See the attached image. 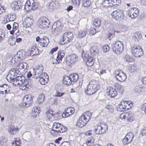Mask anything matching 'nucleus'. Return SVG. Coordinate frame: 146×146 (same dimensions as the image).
<instances>
[{
    "mask_svg": "<svg viewBox=\"0 0 146 146\" xmlns=\"http://www.w3.org/2000/svg\"><path fill=\"white\" fill-rule=\"evenodd\" d=\"M43 67L42 66H38L35 69L34 78H39V81L42 85L45 84L48 81V76L47 74H44L43 75Z\"/></svg>",
    "mask_w": 146,
    "mask_h": 146,
    "instance_id": "nucleus-1",
    "label": "nucleus"
},
{
    "mask_svg": "<svg viewBox=\"0 0 146 146\" xmlns=\"http://www.w3.org/2000/svg\"><path fill=\"white\" fill-rule=\"evenodd\" d=\"M92 115V113L89 111L83 113L77 120L76 126L78 127H84L89 121Z\"/></svg>",
    "mask_w": 146,
    "mask_h": 146,
    "instance_id": "nucleus-2",
    "label": "nucleus"
},
{
    "mask_svg": "<svg viewBox=\"0 0 146 146\" xmlns=\"http://www.w3.org/2000/svg\"><path fill=\"white\" fill-rule=\"evenodd\" d=\"M100 88V84L96 80H91L84 90L86 94L90 95L95 93Z\"/></svg>",
    "mask_w": 146,
    "mask_h": 146,
    "instance_id": "nucleus-3",
    "label": "nucleus"
},
{
    "mask_svg": "<svg viewBox=\"0 0 146 146\" xmlns=\"http://www.w3.org/2000/svg\"><path fill=\"white\" fill-rule=\"evenodd\" d=\"M73 37V35L72 33H65L60 37L58 42L59 44L63 45L68 43L72 40Z\"/></svg>",
    "mask_w": 146,
    "mask_h": 146,
    "instance_id": "nucleus-4",
    "label": "nucleus"
},
{
    "mask_svg": "<svg viewBox=\"0 0 146 146\" xmlns=\"http://www.w3.org/2000/svg\"><path fill=\"white\" fill-rule=\"evenodd\" d=\"M133 106V103L130 101H122L117 106L118 111H124L131 109Z\"/></svg>",
    "mask_w": 146,
    "mask_h": 146,
    "instance_id": "nucleus-5",
    "label": "nucleus"
},
{
    "mask_svg": "<svg viewBox=\"0 0 146 146\" xmlns=\"http://www.w3.org/2000/svg\"><path fill=\"white\" fill-rule=\"evenodd\" d=\"M94 132L97 135H100L105 133L108 129L107 124L104 123L98 124L95 126Z\"/></svg>",
    "mask_w": 146,
    "mask_h": 146,
    "instance_id": "nucleus-6",
    "label": "nucleus"
},
{
    "mask_svg": "<svg viewBox=\"0 0 146 146\" xmlns=\"http://www.w3.org/2000/svg\"><path fill=\"white\" fill-rule=\"evenodd\" d=\"M113 76L117 80L120 82H124L127 78L126 74L121 70H115L113 73Z\"/></svg>",
    "mask_w": 146,
    "mask_h": 146,
    "instance_id": "nucleus-7",
    "label": "nucleus"
},
{
    "mask_svg": "<svg viewBox=\"0 0 146 146\" xmlns=\"http://www.w3.org/2000/svg\"><path fill=\"white\" fill-rule=\"evenodd\" d=\"M39 7L38 3L34 0H28L25 5L24 9L27 11L31 9L35 10Z\"/></svg>",
    "mask_w": 146,
    "mask_h": 146,
    "instance_id": "nucleus-8",
    "label": "nucleus"
},
{
    "mask_svg": "<svg viewBox=\"0 0 146 146\" xmlns=\"http://www.w3.org/2000/svg\"><path fill=\"white\" fill-rule=\"evenodd\" d=\"M131 51L132 54L136 57L141 56L143 54L141 47L139 45H135L131 46Z\"/></svg>",
    "mask_w": 146,
    "mask_h": 146,
    "instance_id": "nucleus-9",
    "label": "nucleus"
},
{
    "mask_svg": "<svg viewBox=\"0 0 146 146\" xmlns=\"http://www.w3.org/2000/svg\"><path fill=\"white\" fill-rule=\"evenodd\" d=\"M36 41L38 42L39 46L42 48L47 47L50 42L49 38L46 36H43L42 38L38 36L36 38Z\"/></svg>",
    "mask_w": 146,
    "mask_h": 146,
    "instance_id": "nucleus-10",
    "label": "nucleus"
},
{
    "mask_svg": "<svg viewBox=\"0 0 146 146\" xmlns=\"http://www.w3.org/2000/svg\"><path fill=\"white\" fill-rule=\"evenodd\" d=\"M49 21L46 17H40L38 20L37 25L38 27L42 29H46L48 27Z\"/></svg>",
    "mask_w": 146,
    "mask_h": 146,
    "instance_id": "nucleus-11",
    "label": "nucleus"
},
{
    "mask_svg": "<svg viewBox=\"0 0 146 146\" xmlns=\"http://www.w3.org/2000/svg\"><path fill=\"white\" fill-rule=\"evenodd\" d=\"M112 49L115 53L119 54L122 52L123 50V44L121 42L116 41L113 44Z\"/></svg>",
    "mask_w": 146,
    "mask_h": 146,
    "instance_id": "nucleus-12",
    "label": "nucleus"
},
{
    "mask_svg": "<svg viewBox=\"0 0 146 146\" xmlns=\"http://www.w3.org/2000/svg\"><path fill=\"white\" fill-rule=\"evenodd\" d=\"M111 15L113 18L116 20H119L124 18L125 15L123 10L120 9H117L113 12Z\"/></svg>",
    "mask_w": 146,
    "mask_h": 146,
    "instance_id": "nucleus-13",
    "label": "nucleus"
},
{
    "mask_svg": "<svg viewBox=\"0 0 146 146\" xmlns=\"http://www.w3.org/2000/svg\"><path fill=\"white\" fill-rule=\"evenodd\" d=\"M139 11L137 8L133 7L129 9L127 11L128 16L131 18H136L139 14Z\"/></svg>",
    "mask_w": 146,
    "mask_h": 146,
    "instance_id": "nucleus-14",
    "label": "nucleus"
},
{
    "mask_svg": "<svg viewBox=\"0 0 146 146\" xmlns=\"http://www.w3.org/2000/svg\"><path fill=\"white\" fill-rule=\"evenodd\" d=\"M19 88L22 90L27 91L31 87V84L28 80H23V81L20 83Z\"/></svg>",
    "mask_w": 146,
    "mask_h": 146,
    "instance_id": "nucleus-15",
    "label": "nucleus"
},
{
    "mask_svg": "<svg viewBox=\"0 0 146 146\" xmlns=\"http://www.w3.org/2000/svg\"><path fill=\"white\" fill-rule=\"evenodd\" d=\"M19 74V71L17 70H15L13 68H12L10 70L7 76L6 79L8 81L12 82L15 78V76H17L16 74Z\"/></svg>",
    "mask_w": 146,
    "mask_h": 146,
    "instance_id": "nucleus-16",
    "label": "nucleus"
},
{
    "mask_svg": "<svg viewBox=\"0 0 146 146\" xmlns=\"http://www.w3.org/2000/svg\"><path fill=\"white\" fill-rule=\"evenodd\" d=\"M52 128L55 129L59 132L62 133L66 131L67 128L61 123L55 122L54 123Z\"/></svg>",
    "mask_w": 146,
    "mask_h": 146,
    "instance_id": "nucleus-17",
    "label": "nucleus"
},
{
    "mask_svg": "<svg viewBox=\"0 0 146 146\" xmlns=\"http://www.w3.org/2000/svg\"><path fill=\"white\" fill-rule=\"evenodd\" d=\"M134 137V134L131 132H128L123 140V143L124 145H128L132 141Z\"/></svg>",
    "mask_w": 146,
    "mask_h": 146,
    "instance_id": "nucleus-18",
    "label": "nucleus"
},
{
    "mask_svg": "<svg viewBox=\"0 0 146 146\" xmlns=\"http://www.w3.org/2000/svg\"><path fill=\"white\" fill-rule=\"evenodd\" d=\"M78 57L76 54H71L67 56L66 58V62L68 65L74 63L78 60Z\"/></svg>",
    "mask_w": 146,
    "mask_h": 146,
    "instance_id": "nucleus-19",
    "label": "nucleus"
},
{
    "mask_svg": "<svg viewBox=\"0 0 146 146\" xmlns=\"http://www.w3.org/2000/svg\"><path fill=\"white\" fill-rule=\"evenodd\" d=\"M106 92L107 95L111 98H114L117 95L116 90L110 86L107 88Z\"/></svg>",
    "mask_w": 146,
    "mask_h": 146,
    "instance_id": "nucleus-20",
    "label": "nucleus"
},
{
    "mask_svg": "<svg viewBox=\"0 0 146 146\" xmlns=\"http://www.w3.org/2000/svg\"><path fill=\"white\" fill-rule=\"evenodd\" d=\"M33 102L32 98L30 95H26L23 98V102L25 107H27L30 106L32 104Z\"/></svg>",
    "mask_w": 146,
    "mask_h": 146,
    "instance_id": "nucleus-21",
    "label": "nucleus"
},
{
    "mask_svg": "<svg viewBox=\"0 0 146 146\" xmlns=\"http://www.w3.org/2000/svg\"><path fill=\"white\" fill-rule=\"evenodd\" d=\"M75 112L74 109L72 107L67 108L62 114V116L63 118L68 117L72 115Z\"/></svg>",
    "mask_w": 146,
    "mask_h": 146,
    "instance_id": "nucleus-22",
    "label": "nucleus"
},
{
    "mask_svg": "<svg viewBox=\"0 0 146 146\" xmlns=\"http://www.w3.org/2000/svg\"><path fill=\"white\" fill-rule=\"evenodd\" d=\"M33 17L32 16L26 17L23 23V26L26 28L30 27L33 25Z\"/></svg>",
    "mask_w": 146,
    "mask_h": 146,
    "instance_id": "nucleus-23",
    "label": "nucleus"
},
{
    "mask_svg": "<svg viewBox=\"0 0 146 146\" xmlns=\"http://www.w3.org/2000/svg\"><path fill=\"white\" fill-rule=\"evenodd\" d=\"M30 55L32 56L38 55L40 53L36 44H34L33 45L30 50Z\"/></svg>",
    "mask_w": 146,
    "mask_h": 146,
    "instance_id": "nucleus-24",
    "label": "nucleus"
},
{
    "mask_svg": "<svg viewBox=\"0 0 146 146\" xmlns=\"http://www.w3.org/2000/svg\"><path fill=\"white\" fill-rule=\"evenodd\" d=\"M127 121L131 123L135 120V116L133 113L130 111H127L126 118Z\"/></svg>",
    "mask_w": 146,
    "mask_h": 146,
    "instance_id": "nucleus-25",
    "label": "nucleus"
},
{
    "mask_svg": "<svg viewBox=\"0 0 146 146\" xmlns=\"http://www.w3.org/2000/svg\"><path fill=\"white\" fill-rule=\"evenodd\" d=\"M65 55V53L63 50H59L57 53V56L56 58V62L58 63L61 62L63 58Z\"/></svg>",
    "mask_w": 146,
    "mask_h": 146,
    "instance_id": "nucleus-26",
    "label": "nucleus"
},
{
    "mask_svg": "<svg viewBox=\"0 0 146 146\" xmlns=\"http://www.w3.org/2000/svg\"><path fill=\"white\" fill-rule=\"evenodd\" d=\"M62 82L63 84L67 86H69L72 83L69 76H68L66 75L63 76Z\"/></svg>",
    "mask_w": 146,
    "mask_h": 146,
    "instance_id": "nucleus-27",
    "label": "nucleus"
},
{
    "mask_svg": "<svg viewBox=\"0 0 146 146\" xmlns=\"http://www.w3.org/2000/svg\"><path fill=\"white\" fill-rule=\"evenodd\" d=\"M114 87L117 91L120 94L124 93V88L123 86L119 83H117L115 84Z\"/></svg>",
    "mask_w": 146,
    "mask_h": 146,
    "instance_id": "nucleus-28",
    "label": "nucleus"
},
{
    "mask_svg": "<svg viewBox=\"0 0 146 146\" xmlns=\"http://www.w3.org/2000/svg\"><path fill=\"white\" fill-rule=\"evenodd\" d=\"M138 69L139 68L137 67V65L135 64H131L128 67V71L131 73L137 72Z\"/></svg>",
    "mask_w": 146,
    "mask_h": 146,
    "instance_id": "nucleus-29",
    "label": "nucleus"
},
{
    "mask_svg": "<svg viewBox=\"0 0 146 146\" xmlns=\"http://www.w3.org/2000/svg\"><path fill=\"white\" fill-rule=\"evenodd\" d=\"M93 25L94 27L96 28H98L101 25V21L100 18H96L94 19Z\"/></svg>",
    "mask_w": 146,
    "mask_h": 146,
    "instance_id": "nucleus-30",
    "label": "nucleus"
},
{
    "mask_svg": "<svg viewBox=\"0 0 146 146\" xmlns=\"http://www.w3.org/2000/svg\"><path fill=\"white\" fill-rule=\"evenodd\" d=\"M22 7L21 4L19 1H15L13 3V8L15 10H19Z\"/></svg>",
    "mask_w": 146,
    "mask_h": 146,
    "instance_id": "nucleus-31",
    "label": "nucleus"
},
{
    "mask_svg": "<svg viewBox=\"0 0 146 146\" xmlns=\"http://www.w3.org/2000/svg\"><path fill=\"white\" fill-rule=\"evenodd\" d=\"M95 62L94 58L93 57L89 56L88 57L86 61V64L89 66H91L94 64Z\"/></svg>",
    "mask_w": 146,
    "mask_h": 146,
    "instance_id": "nucleus-32",
    "label": "nucleus"
},
{
    "mask_svg": "<svg viewBox=\"0 0 146 146\" xmlns=\"http://www.w3.org/2000/svg\"><path fill=\"white\" fill-rule=\"evenodd\" d=\"M40 110L38 107H35L33 109L32 114L34 117H36L39 116Z\"/></svg>",
    "mask_w": 146,
    "mask_h": 146,
    "instance_id": "nucleus-33",
    "label": "nucleus"
},
{
    "mask_svg": "<svg viewBox=\"0 0 146 146\" xmlns=\"http://www.w3.org/2000/svg\"><path fill=\"white\" fill-rule=\"evenodd\" d=\"M19 129L17 126H13L9 128V131L11 134L13 135L15 134L16 132L18 131Z\"/></svg>",
    "mask_w": 146,
    "mask_h": 146,
    "instance_id": "nucleus-34",
    "label": "nucleus"
},
{
    "mask_svg": "<svg viewBox=\"0 0 146 146\" xmlns=\"http://www.w3.org/2000/svg\"><path fill=\"white\" fill-rule=\"evenodd\" d=\"M94 142V139L92 137H89L86 141L87 146H93Z\"/></svg>",
    "mask_w": 146,
    "mask_h": 146,
    "instance_id": "nucleus-35",
    "label": "nucleus"
},
{
    "mask_svg": "<svg viewBox=\"0 0 146 146\" xmlns=\"http://www.w3.org/2000/svg\"><path fill=\"white\" fill-rule=\"evenodd\" d=\"M98 51V50L97 46H93L90 49V54L92 56L95 55Z\"/></svg>",
    "mask_w": 146,
    "mask_h": 146,
    "instance_id": "nucleus-36",
    "label": "nucleus"
},
{
    "mask_svg": "<svg viewBox=\"0 0 146 146\" xmlns=\"http://www.w3.org/2000/svg\"><path fill=\"white\" fill-rule=\"evenodd\" d=\"M87 33V30H80L78 32V37L79 38H82L84 37L86 35Z\"/></svg>",
    "mask_w": 146,
    "mask_h": 146,
    "instance_id": "nucleus-37",
    "label": "nucleus"
},
{
    "mask_svg": "<svg viewBox=\"0 0 146 146\" xmlns=\"http://www.w3.org/2000/svg\"><path fill=\"white\" fill-rule=\"evenodd\" d=\"M71 82H76L78 78V75L76 73L70 74L69 75Z\"/></svg>",
    "mask_w": 146,
    "mask_h": 146,
    "instance_id": "nucleus-38",
    "label": "nucleus"
},
{
    "mask_svg": "<svg viewBox=\"0 0 146 146\" xmlns=\"http://www.w3.org/2000/svg\"><path fill=\"white\" fill-rule=\"evenodd\" d=\"M82 6L84 7H88L91 4V0H82Z\"/></svg>",
    "mask_w": 146,
    "mask_h": 146,
    "instance_id": "nucleus-39",
    "label": "nucleus"
},
{
    "mask_svg": "<svg viewBox=\"0 0 146 146\" xmlns=\"http://www.w3.org/2000/svg\"><path fill=\"white\" fill-rule=\"evenodd\" d=\"M13 145H15V146H21V142L20 139L19 138H16L14 139V140L12 143Z\"/></svg>",
    "mask_w": 146,
    "mask_h": 146,
    "instance_id": "nucleus-40",
    "label": "nucleus"
},
{
    "mask_svg": "<svg viewBox=\"0 0 146 146\" xmlns=\"http://www.w3.org/2000/svg\"><path fill=\"white\" fill-rule=\"evenodd\" d=\"M18 28L19 25L17 23L14 22L13 24L12 30L9 31L10 34L11 35L13 34L15 31L17 30L18 29Z\"/></svg>",
    "mask_w": 146,
    "mask_h": 146,
    "instance_id": "nucleus-41",
    "label": "nucleus"
},
{
    "mask_svg": "<svg viewBox=\"0 0 146 146\" xmlns=\"http://www.w3.org/2000/svg\"><path fill=\"white\" fill-rule=\"evenodd\" d=\"M141 34L139 32H137L134 34L133 38L135 41H138L141 38Z\"/></svg>",
    "mask_w": 146,
    "mask_h": 146,
    "instance_id": "nucleus-42",
    "label": "nucleus"
},
{
    "mask_svg": "<svg viewBox=\"0 0 146 146\" xmlns=\"http://www.w3.org/2000/svg\"><path fill=\"white\" fill-rule=\"evenodd\" d=\"M25 65L23 62H20L16 66L13 68L15 70H17L19 71V69L22 70L24 69Z\"/></svg>",
    "mask_w": 146,
    "mask_h": 146,
    "instance_id": "nucleus-43",
    "label": "nucleus"
},
{
    "mask_svg": "<svg viewBox=\"0 0 146 146\" xmlns=\"http://www.w3.org/2000/svg\"><path fill=\"white\" fill-rule=\"evenodd\" d=\"M111 7H116L119 5L121 3V0H110Z\"/></svg>",
    "mask_w": 146,
    "mask_h": 146,
    "instance_id": "nucleus-44",
    "label": "nucleus"
},
{
    "mask_svg": "<svg viewBox=\"0 0 146 146\" xmlns=\"http://www.w3.org/2000/svg\"><path fill=\"white\" fill-rule=\"evenodd\" d=\"M81 0H71L72 4L75 7H79L80 6Z\"/></svg>",
    "mask_w": 146,
    "mask_h": 146,
    "instance_id": "nucleus-45",
    "label": "nucleus"
},
{
    "mask_svg": "<svg viewBox=\"0 0 146 146\" xmlns=\"http://www.w3.org/2000/svg\"><path fill=\"white\" fill-rule=\"evenodd\" d=\"M46 114L48 118L50 119L54 116V111L51 110H48L46 113Z\"/></svg>",
    "mask_w": 146,
    "mask_h": 146,
    "instance_id": "nucleus-46",
    "label": "nucleus"
},
{
    "mask_svg": "<svg viewBox=\"0 0 146 146\" xmlns=\"http://www.w3.org/2000/svg\"><path fill=\"white\" fill-rule=\"evenodd\" d=\"M44 98L45 97L44 95H40L37 99V102L38 104H40L43 102Z\"/></svg>",
    "mask_w": 146,
    "mask_h": 146,
    "instance_id": "nucleus-47",
    "label": "nucleus"
},
{
    "mask_svg": "<svg viewBox=\"0 0 146 146\" xmlns=\"http://www.w3.org/2000/svg\"><path fill=\"white\" fill-rule=\"evenodd\" d=\"M125 58V60L128 62H132L135 61V59L132 56L128 55H126Z\"/></svg>",
    "mask_w": 146,
    "mask_h": 146,
    "instance_id": "nucleus-48",
    "label": "nucleus"
},
{
    "mask_svg": "<svg viewBox=\"0 0 146 146\" xmlns=\"http://www.w3.org/2000/svg\"><path fill=\"white\" fill-rule=\"evenodd\" d=\"M110 0H105L102 3V5L105 7H111Z\"/></svg>",
    "mask_w": 146,
    "mask_h": 146,
    "instance_id": "nucleus-49",
    "label": "nucleus"
},
{
    "mask_svg": "<svg viewBox=\"0 0 146 146\" xmlns=\"http://www.w3.org/2000/svg\"><path fill=\"white\" fill-rule=\"evenodd\" d=\"M6 84H4L0 87V94H4V92H6V89H7V87H6Z\"/></svg>",
    "mask_w": 146,
    "mask_h": 146,
    "instance_id": "nucleus-50",
    "label": "nucleus"
},
{
    "mask_svg": "<svg viewBox=\"0 0 146 146\" xmlns=\"http://www.w3.org/2000/svg\"><path fill=\"white\" fill-rule=\"evenodd\" d=\"M146 89L144 87H138L136 91L139 93L143 94L145 92Z\"/></svg>",
    "mask_w": 146,
    "mask_h": 146,
    "instance_id": "nucleus-51",
    "label": "nucleus"
},
{
    "mask_svg": "<svg viewBox=\"0 0 146 146\" xmlns=\"http://www.w3.org/2000/svg\"><path fill=\"white\" fill-rule=\"evenodd\" d=\"M127 112L120 114L119 115V118L122 120H125L126 118Z\"/></svg>",
    "mask_w": 146,
    "mask_h": 146,
    "instance_id": "nucleus-52",
    "label": "nucleus"
},
{
    "mask_svg": "<svg viewBox=\"0 0 146 146\" xmlns=\"http://www.w3.org/2000/svg\"><path fill=\"white\" fill-rule=\"evenodd\" d=\"M55 23L56 28L57 29H59V30H61L62 29L63 27V25H62L61 22L59 21H57Z\"/></svg>",
    "mask_w": 146,
    "mask_h": 146,
    "instance_id": "nucleus-53",
    "label": "nucleus"
},
{
    "mask_svg": "<svg viewBox=\"0 0 146 146\" xmlns=\"http://www.w3.org/2000/svg\"><path fill=\"white\" fill-rule=\"evenodd\" d=\"M54 129H52L50 131L51 135L54 136H56L59 132L56 130H55Z\"/></svg>",
    "mask_w": 146,
    "mask_h": 146,
    "instance_id": "nucleus-54",
    "label": "nucleus"
},
{
    "mask_svg": "<svg viewBox=\"0 0 146 146\" xmlns=\"http://www.w3.org/2000/svg\"><path fill=\"white\" fill-rule=\"evenodd\" d=\"M110 49V47L108 45H104L102 47V50L104 52L108 51Z\"/></svg>",
    "mask_w": 146,
    "mask_h": 146,
    "instance_id": "nucleus-55",
    "label": "nucleus"
},
{
    "mask_svg": "<svg viewBox=\"0 0 146 146\" xmlns=\"http://www.w3.org/2000/svg\"><path fill=\"white\" fill-rule=\"evenodd\" d=\"M106 108L108 109V111L109 112L111 113L113 111V107L109 105H108L106 106Z\"/></svg>",
    "mask_w": 146,
    "mask_h": 146,
    "instance_id": "nucleus-56",
    "label": "nucleus"
},
{
    "mask_svg": "<svg viewBox=\"0 0 146 146\" xmlns=\"http://www.w3.org/2000/svg\"><path fill=\"white\" fill-rule=\"evenodd\" d=\"M96 33V30L93 27H91L90 30V34L92 35H93Z\"/></svg>",
    "mask_w": 146,
    "mask_h": 146,
    "instance_id": "nucleus-57",
    "label": "nucleus"
},
{
    "mask_svg": "<svg viewBox=\"0 0 146 146\" xmlns=\"http://www.w3.org/2000/svg\"><path fill=\"white\" fill-rule=\"evenodd\" d=\"M141 109L142 111H144V112L146 113V102L143 103L141 105Z\"/></svg>",
    "mask_w": 146,
    "mask_h": 146,
    "instance_id": "nucleus-58",
    "label": "nucleus"
},
{
    "mask_svg": "<svg viewBox=\"0 0 146 146\" xmlns=\"http://www.w3.org/2000/svg\"><path fill=\"white\" fill-rule=\"evenodd\" d=\"M65 94L64 92H60L59 91H57L56 93L55 96L60 97L62 96Z\"/></svg>",
    "mask_w": 146,
    "mask_h": 146,
    "instance_id": "nucleus-59",
    "label": "nucleus"
},
{
    "mask_svg": "<svg viewBox=\"0 0 146 146\" xmlns=\"http://www.w3.org/2000/svg\"><path fill=\"white\" fill-rule=\"evenodd\" d=\"M6 87H7V89H6V92H5V94H10L11 93V89L10 87H9V86L7 84H6Z\"/></svg>",
    "mask_w": 146,
    "mask_h": 146,
    "instance_id": "nucleus-60",
    "label": "nucleus"
},
{
    "mask_svg": "<svg viewBox=\"0 0 146 146\" xmlns=\"http://www.w3.org/2000/svg\"><path fill=\"white\" fill-rule=\"evenodd\" d=\"M5 35L2 30H0V42L4 38Z\"/></svg>",
    "mask_w": 146,
    "mask_h": 146,
    "instance_id": "nucleus-61",
    "label": "nucleus"
},
{
    "mask_svg": "<svg viewBox=\"0 0 146 146\" xmlns=\"http://www.w3.org/2000/svg\"><path fill=\"white\" fill-rule=\"evenodd\" d=\"M6 9L3 6L0 5V15L5 12Z\"/></svg>",
    "mask_w": 146,
    "mask_h": 146,
    "instance_id": "nucleus-62",
    "label": "nucleus"
},
{
    "mask_svg": "<svg viewBox=\"0 0 146 146\" xmlns=\"http://www.w3.org/2000/svg\"><path fill=\"white\" fill-rule=\"evenodd\" d=\"M56 5V4L54 2H51L50 3L49 5V8L50 9H53L55 8Z\"/></svg>",
    "mask_w": 146,
    "mask_h": 146,
    "instance_id": "nucleus-63",
    "label": "nucleus"
},
{
    "mask_svg": "<svg viewBox=\"0 0 146 146\" xmlns=\"http://www.w3.org/2000/svg\"><path fill=\"white\" fill-rule=\"evenodd\" d=\"M60 146H70V145L69 142H66L62 143Z\"/></svg>",
    "mask_w": 146,
    "mask_h": 146,
    "instance_id": "nucleus-64",
    "label": "nucleus"
}]
</instances>
